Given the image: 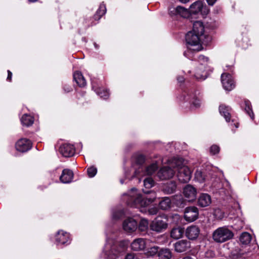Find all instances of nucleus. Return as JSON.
Here are the masks:
<instances>
[{"mask_svg":"<svg viewBox=\"0 0 259 259\" xmlns=\"http://www.w3.org/2000/svg\"><path fill=\"white\" fill-rule=\"evenodd\" d=\"M145 193L150 194V197H143L139 194L135 188L132 189L126 197V203L127 205L139 208L143 213H148L149 214H156L158 210L156 206L149 208V206L153 202L156 198V194L151 191H144Z\"/></svg>","mask_w":259,"mask_h":259,"instance_id":"nucleus-1","label":"nucleus"},{"mask_svg":"<svg viewBox=\"0 0 259 259\" xmlns=\"http://www.w3.org/2000/svg\"><path fill=\"white\" fill-rule=\"evenodd\" d=\"M129 245L128 240L117 242L113 238H110L107 234L106 243L104 248V253L106 259H116L127 250Z\"/></svg>","mask_w":259,"mask_h":259,"instance_id":"nucleus-2","label":"nucleus"},{"mask_svg":"<svg viewBox=\"0 0 259 259\" xmlns=\"http://www.w3.org/2000/svg\"><path fill=\"white\" fill-rule=\"evenodd\" d=\"M170 165L174 166L175 165V171L177 170V176L181 183H186L189 182L192 177V170L190 168L185 165L183 160L180 158H173Z\"/></svg>","mask_w":259,"mask_h":259,"instance_id":"nucleus-3","label":"nucleus"},{"mask_svg":"<svg viewBox=\"0 0 259 259\" xmlns=\"http://www.w3.org/2000/svg\"><path fill=\"white\" fill-rule=\"evenodd\" d=\"M201 36L194 33L189 31L186 35V41L187 44V50L184 53V55L189 59H192V54L194 52H197L202 49L200 43Z\"/></svg>","mask_w":259,"mask_h":259,"instance_id":"nucleus-4","label":"nucleus"},{"mask_svg":"<svg viewBox=\"0 0 259 259\" xmlns=\"http://www.w3.org/2000/svg\"><path fill=\"white\" fill-rule=\"evenodd\" d=\"M232 231L227 227H219L212 233V239L218 243H223L233 238Z\"/></svg>","mask_w":259,"mask_h":259,"instance_id":"nucleus-5","label":"nucleus"},{"mask_svg":"<svg viewBox=\"0 0 259 259\" xmlns=\"http://www.w3.org/2000/svg\"><path fill=\"white\" fill-rule=\"evenodd\" d=\"M151 230L160 233L165 230L168 227V223L166 217H157L154 219L149 225Z\"/></svg>","mask_w":259,"mask_h":259,"instance_id":"nucleus-6","label":"nucleus"},{"mask_svg":"<svg viewBox=\"0 0 259 259\" xmlns=\"http://www.w3.org/2000/svg\"><path fill=\"white\" fill-rule=\"evenodd\" d=\"M184 202V200L181 195L175 196L171 199L168 197H164L159 202V207L163 210H166L170 208L172 203L177 206H181Z\"/></svg>","mask_w":259,"mask_h":259,"instance_id":"nucleus-7","label":"nucleus"},{"mask_svg":"<svg viewBox=\"0 0 259 259\" xmlns=\"http://www.w3.org/2000/svg\"><path fill=\"white\" fill-rule=\"evenodd\" d=\"M171 159L168 160V166L162 167L157 172V177L159 179L164 180L171 178L175 173V165L171 166L170 164Z\"/></svg>","mask_w":259,"mask_h":259,"instance_id":"nucleus-8","label":"nucleus"},{"mask_svg":"<svg viewBox=\"0 0 259 259\" xmlns=\"http://www.w3.org/2000/svg\"><path fill=\"white\" fill-rule=\"evenodd\" d=\"M208 58L203 55H200L198 57V61L200 62L199 69L196 70L195 77L198 79H205L206 77V73L205 72L206 66L208 62Z\"/></svg>","mask_w":259,"mask_h":259,"instance_id":"nucleus-9","label":"nucleus"},{"mask_svg":"<svg viewBox=\"0 0 259 259\" xmlns=\"http://www.w3.org/2000/svg\"><path fill=\"white\" fill-rule=\"evenodd\" d=\"M189 11L190 14H196L200 13L203 16H206L208 14L209 9L207 6H203L202 2L197 1L191 5Z\"/></svg>","mask_w":259,"mask_h":259,"instance_id":"nucleus-10","label":"nucleus"},{"mask_svg":"<svg viewBox=\"0 0 259 259\" xmlns=\"http://www.w3.org/2000/svg\"><path fill=\"white\" fill-rule=\"evenodd\" d=\"M122 228L126 233L132 234L138 229V222L133 218H127L122 223Z\"/></svg>","mask_w":259,"mask_h":259,"instance_id":"nucleus-11","label":"nucleus"},{"mask_svg":"<svg viewBox=\"0 0 259 259\" xmlns=\"http://www.w3.org/2000/svg\"><path fill=\"white\" fill-rule=\"evenodd\" d=\"M150 241L144 238H137L131 244V247L134 251L144 250L149 246Z\"/></svg>","mask_w":259,"mask_h":259,"instance_id":"nucleus-12","label":"nucleus"},{"mask_svg":"<svg viewBox=\"0 0 259 259\" xmlns=\"http://www.w3.org/2000/svg\"><path fill=\"white\" fill-rule=\"evenodd\" d=\"M184 196L188 201H193L196 199L197 190L191 185H187L183 189Z\"/></svg>","mask_w":259,"mask_h":259,"instance_id":"nucleus-13","label":"nucleus"},{"mask_svg":"<svg viewBox=\"0 0 259 259\" xmlns=\"http://www.w3.org/2000/svg\"><path fill=\"white\" fill-rule=\"evenodd\" d=\"M221 81L223 87L226 90L231 91L235 87L234 80L230 74L223 73L221 76Z\"/></svg>","mask_w":259,"mask_h":259,"instance_id":"nucleus-14","label":"nucleus"},{"mask_svg":"<svg viewBox=\"0 0 259 259\" xmlns=\"http://www.w3.org/2000/svg\"><path fill=\"white\" fill-rule=\"evenodd\" d=\"M198 215V209L195 206L188 207L185 210L184 218L187 221L193 222L197 219Z\"/></svg>","mask_w":259,"mask_h":259,"instance_id":"nucleus-15","label":"nucleus"},{"mask_svg":"<svg viewBox=\"0 0 259 259\" xmlns=\"http://www.w3.org/2000/svg\"><path fill=\"white\" fill-rule=\"evenodd\" d=\"M169 13L171 16L179 15L184 18L188 17L190 14L189 10L181 6H178L176 8H170L169 9Z\"/></svg>","mask_w":259,"mask_h":259,"instance_id":"nucleus-16","label":"nucleus"},{"mask_svg":"<svg viewBox=\"0 0 259 259\" xmlns=\"http://www.w3.org/2000/svg\"><path fill=\"white\" fill-rule=\"evenodd\" d=\"M59 152L63 156L69 157L74 154L75 148L73 145L69 143H64L60 146Z\"/></svg>","mask_w":259,"mask_h":259,"instance_id":"nucleus-17","label":"nucleus"},{"mask_svg":"<svg viewBox=\"0 0 259 259\" xmlns=\"http://www.w3.org/2000/svg\"><path fill=\"white\" fill-rule=\"evenodd\" d=\"M32 143L27 139L23 138L18 140L16 143V149L17 151L24 152L31 149Z\"/></svg>","mask_w":259,"mask_h":259,"instance_id":"nucleus-18","label":"nucleus"},{"mask_svg":"<svg viewBox=\"0 0 259 259\" xmlns=\"http://www.w3.org/2000/svg\"><path fill=\"white\" fill-rule=\"evenodd\" d=\"M136 163L133 166L134 169V176L137 177L140 175L141 171H143L144 166L143 163L145 161V157L143 155H140L136 158Z\"/></svg>","mask_w":259,"mask_h":259,"instance_id":"nucleus-19","label":"nucleus"},{"mask_svg":"<svg viewBox=\"0 0 259 259\" xmlns=\"http://www.w3.org/2000/svg\"><path fill=\"white\" fill-rule=\"evenodd\" d=\"M55 240L57 245L68 244L70 242L69 235L63 231H59L55 236Z\"/></svg>","mask_w":259,"mask_h":259,"instance_id":"nucleus-20","label":"nucleus"},{"mask_svg":"<svg viewBox=\"0 0 259 259\" xmlns=\"http://www.w3.org/2000/svg\"><path fill=\"white\" fill-rule=\"evenodd\" d=\"M199 233L200 229L196 226H190L185 231L186 237L190 240H195L197 238Z\"/></svg>","mask_w":259,"mask_h":259,"instance_id":"nucleus-21","label":"nucleus"},{"mask_svg":"<svg viewBox=\"0 0 259 259\" xmlns=\"http://www.w3.org/2000/svg\"><path fill=\"white\" fill-rule=\"evenodd\" d=\"M190 247V243L186 240H182L177 242L175 244V250L177 252H182L186 251Z\"/></svg>","mask_w":259,"mask_h":259,"instance_id":"nucleus-22","label":"nucleus"},{"mask_svg":"<svg viewBox=\"0 0 259 259\" xmlns=\"http://www.w3.org/2000/svg\"><path fill=\"white\" fill-rule=\"evenodd\" d=\"M157 168V163H153L147 167L144 166L143 171H141L140 175H138L137 177L140 178L146 175H151L156 171Z\"/></svg>","mask_w":259,"mask_h":259,"instance_id":"nucleus-23","label":"nucleus"},{"mask_svg":"<svg viewBox=\"0 0 259 259\" xmlns=\"http://www.w3.org/2000/svg\"><path fill=\"white\" fill-rule=\"evenodd\" d=\"M211 202L210 196L206 193L201 194L198 200V204L201 207L208 206Z\"/></svg>","mask_w":259,"mask_h":259,"instance_id":"nucleus-24","label":"nucleus"},{"mask_svg":"<svg viewBox=\"0 0 259 259\" xmlns=\"http://www.w3.org/2000/svg\"><path fill=\"white\" fill-rule=\"evenodd\" d=\"M73 172L69 169H64L60 177V181L63 183H70L73 178Z\"/></svg>","mask_w":259,"mask_h":259,"instance_id":"nucleus-25","label":"nucleus"},{"mask_svg":"<svg viewBox=\"0 0 259 259\" xmlns=\"http://www.w3.org/2000/svg\"><path fill=\"white\" fill-rule=\"evenodd\" d=\"M192 32L198 34L199 36H201L204 31V27L203 23L199 21H195L193 23V28Z\"/></svg>","mask_w":259,"mask_h":259,"instance_id":"nucleus-26","label":"nucleus"},{"mask_svg":"<svg viewBox=\"0 0 259 259\" xmlns=\"http://www.w3.org/2000/svg\"><path fill=\"white\" fill-rule=\"evenodd\" d=\"M220 114L224 116L227 122H229L231 117V109L225 105H221L219 108Z\"/></svg>","mask_w":259,"mask_h":259,"instance_id":"nucleus-27","label":"nucleus"},{"mask_svg":"<svg viewBox=\"0 0 259 259\" xmlns=\"http://www.w3.org/2000/svg\"><path fill=\"white\" fill-rule=\"evenodd\" d=\"M73 78L78 86L83 87L86 85L85 79L80 72H75L73 74Z\"/></svg>","mask_w":259,"mask_h":259,"instance_id":"nucleus-28","label":"nucleus"},{"mask_svg":"<svg viewBox=\"0 0 259 259\" xmlns=\"http://www.w3.org/2000/svg\"><path fill=\"white\" fill-rule=\"evenodd\" d=\"M185 100L190 102L191 105L193 106L194 108H198L200 106V100L199 99L197 98L195 95H188L187 97H185Z\"/></svg>","mask_w":259,"mask_h":259,"instance_id":"nucleus-29","label":"nucleus"},{"mask_svg":"<svg viewBox=\"0 0 259 259\" xmlns=\"http://www.w3.org/2000/svg\"><path fill=\"white\" fill-rule=\"evenodd\" d=\"M184 233V230L183 228H175L171 231L170 236L174 239H178L182 237Z\"/></svg>","mask_w":259,"mask_h":259,"instance_id":"nucleus-30","label":"nucleus"},{"mask_svg":"<svg viewBox=\"0 0 259 259\" xmlns=\"http://www.w3.org/2000/svg\"><path fill=\"white\" fill-rule=\"evenodd\" d=\"M177 188V185L175 182L170 181L169 183H167L163 187V191L167 193L170 194L174 192Z\"/></svg>","mask_w":259,"mask_h":259,"instance_id":"nucleus-31","label":"nucleus"},{"mask_svg":"<svg viewBox=\"0 0 259 259\" xmlns=\"http://www.w3.org/2000/svg\"><path fill=\"white\" fill-rule=\"evenodd\" d=\"M158 256L159 259H170L171 257V253L167 248H162L159 250Z\"/></svg>","mask_w":259,"mask_h":259,"instance_id":"nucleus-32","label":"nucleus"},{"mask_svg":"<svg viewBox=\"0 0 259 259\" xmlns=\"http://www.w3.org/2000/svg\"><path fill=\"white\" fill-rule=\"evenodd\" d=\"M149 222L147 219H142L140 220L139 225H138V229L141 232H146L148 228Z\"/></svg>","mask_w":259,"mask_h":259,"instance_id":"nucleus-33","label":"nucleus"},{"mask_svg":"<svg viewBox=\"0 0 259 259\" xmlns=\"http://www.w3.org/2000/svg\"><path fill=\"white\" fill-rule=\"evenodd\" d=\"M34 121V118L30 115L25 114L21 118V122L26 126L31 125Z\"/></svg>","mask_w":259,"mask_h":259,"instance_id":"nucleus-34","label":"nucleus"},{"mask_svg":"<svg viewBox=\"0 0 259 259\" xmlns=\"http://www.w3.org/2000/svg\"><path fill=\"white\" fill-rule=\"evenodd\" d=\"M251 236L250 234L247 232L243 233L240 237V242L243 244H248L250 243Z\"/></svg>","mask_w":259,"mask_h":259,"instance_id":"nucleus-35","label":"nucleus"},{"mask_svg":"<svg viewBox=\"0 0 259 259\" xmlns=\"http://www.w3.org/2000/svg\"><path fill=\"white\" fill-rule=\"evenodd\" d=\"M97 94L102 98L106 99L108 98L109 94L107 90L99 89L96 91Z\"/></svg>","mask_w":259,"mask_h":259,"instance_id":"nucleus-36","label":"nucleus"},{"mask_svg":"<svg viewBox=\"0 0 259 259\" xmlns=\"http://www.w3.org/2000/svg\"><path fill=\"white\" fill-rule=\"evenodd\" d=\"M245 110L246 113L248 114V115L250 117V118L253 119L254 118V115L252 112L251 107L250 105V103L249 101H245Z\"/></svg>","mask_w":259,"mask_h":259,"instance_id":"nucleus-37","label":"nucleus"},{"mask_svg":"<svg viewBox=\"0 0 259 259\" xmlns=\"http://www.w3.org/2000/svg\"><path fill=\"white\" fill-rule=\"evenodd\" d=\"M154 185V182L151 178H147L144 181V185L146 188H151Z\"/></svg>","mask_w":259,"mask_h":259,"instance_id":"nucleus-38","label":"nucleus"},{"mask_svg":"<svg viewBox=\"0 0 259 259\" xmlns=\"http://www.w3.org/2000/svg\"><path fill=\"white\" fill-rule=\"evenodd\" d=\"M195 179L199 182L202 183L205 181L204 175L199 170H197L195 174Z\"/></svg>","mask_w":259,"mask_h":259,"instance_id":"nucleus-39","label":"nucleus"},{"mask_svg":"<svg viewBox=\"0 0 259 259\" xmlns=\"http://www.w3.org/2000/svg\"><path fill=\"white\" fill-rule=\"evenodd\" d=\"M106 7L104 4H102L100 6L97 12V15L99 16V19L101 18L106 13Z\"/></svg>","mask_w":259,"mask_h":259,"instance_id":"nucleus-40","label":"nucleus"},{"mask_svg":"<svg viewBox=\"0 0 259 259\" xmlns=\"http://www.w3.org/2000/svg\"><path fill=\"white\" fill-rule=\"evenodd\" d=\"M214 215L218 219H222L225 215L224 212L220 209H215L214 211Z\"/></svg>","mask_w":259,"mask_h":259,"instance_id":"nucleus-41","label":"nucleus"},{"mask_svg":"<svg viewBox=\"0 0 259 259\" xmlns=\"http://www.w3.org/2000/svg\"><path fill=\"white\" fill-rule=\"evenodd\" d=\"M97 169L94 166H91L88 169V174L89 177H94L97 174Z\"/></svg>","mask_w":259,"mask_h":259,"instance_id":"nucleus-42","label":"nucleus"},{"mask_svg":"<svg viewBox=\"0 0 259 259\" xmlns=\"http://www.w3.org/2000/svg\"><path fill=\"white\" fill-rule=\"evenodd\" d=\"M158 247L154 246L150 248L149 250L148 251V254L150 256H154L156 253L158 254Z\"/></svg>","mask_w":259,"mask_h":259,"instance_id":"nucleus-43","label":"nucleus"},{"mask_svg":"<svg viewBox=\"0 0 259 259\" xmlns=\"http://www.w3.org/2000/svg\"><path fill=\"white\" fill-rule=\"evenodd\" d=\"M220 151V147L216 145H213L210 148V153L212 155L218 153Z\"/></svg>","mask_w":259,"mask_h":259,"instance_id":"nucleus-44","label":"nucleus"},{"mask_svg":"<svg viewBox=\"0 0 259 259\" xmlns=\"http://www.w3.org/2000/svg\"><path fill=\"white\" fill-rule=\"evenodd\" d=\"M123 214V211L121 210H119V211H117L116 212H113L112 216H113V218L114 219L116 220V219H119L121 217H122Z\"/></svg>","mask_w":259,"mask_h":259,"instance_id":"nucleus-45","label":"nucleus"},{"mask_svg":"<svg viewBox=\"0 0 259 259\" xmlns=\"http://www.w3.org/2000/svg\"><path fill=\"white\" fill-rule=\"evenodd\" d=\"M125 259H139L137 255L134 254V253H128L127 254L125 257Z\"/></svg>","mask_w":259,"mask_h":259,"instance_id":"nucleus-46","label":"nucleus"},{"mask_svg":"<svg viewBox=\"0 0 259 259\" xmlns=\"http://www.w3.org/2000/svg\"><path fill=\"white\" fill-rule=\"evenodd\" d=\"M12 73L10 70H8L7 80L9 81H11Z\"/></svg>","mask_w":259,"mask_h":259,"instance_id":"nucleus-47","label":"nucleus"},{"mask_svg":"<svg viewBox=\"0 0 259 259\" xmlns=\"http://www.w3.org/2000/svg\"><path fill=\"white\" fill-rule=\"evenodd\" d=\"M209 6H213L217 0H206Z\"/></svg>","mask_w":259,"mask_h":259,"instance_id":"nucleus-48","label":"nucleus"},{"mask_svg":"<svg viewBox=\"0 0 259 259\" xmlns=\"http://www.w3.org/2000/svg\"><path fill=\"white\" fill-rule=\"evenodd\" d=\"M177 80L180 82H183L184 81V78L183 76H179Z\"/></svg>","mask_w":259,"mask_h":259,"instance_id":"nucleus-49","label":"nucleus"},{"mask_svg":"<svg viewBox=\"0 0 259 259\" xmlns=\"http://www.w3.org/2000/svg\"><path fill=\"white\" fill-rule=\"evenodd\" d=\"M232 123H233V125L235 126V127L237 128L238 127V123L236 122L234 120H232Z\"/></svg>","mask_w":259,"mask_h":259,"instance_id":"nucleus-50","label":"nucleus"},{"mask_svg":"<svg viewBox=\"0 0 259 259\" xmlns=\"http://www.w3.org/2000/svg\"><path fill=\"white\" fill-rule=\"evenodd\" d=\"M182 3H186L189 1V0H179Z\"/></svg>","mask_w":259,"mask_h":259,"instance_id":"nucleus-51","label":"nucleus"},{"mask_svg":"<svg viewBox=\"0 0 259 259\" xmlns=\"http://www.w3.org/2000/svg\"><path fill=\"white\" fill-rule=\"evenodd\" d=\"M174 217H175L177 219H179V218H180V216H179L178 214H175Z\"/></svg>","mask_w":259,"mask_h":259,"instance_id":"nucleus-52","label":"nucleus"},{"mask_svg":"<svg viewBox=\"0 0 259 259\" xmlns=\"http://www.w3.org/2000/svg\"><path fill=\"white\" fill-rule=\"evenodd\" d=\"M28 1L30 3H34V2H35L37 1V0H28Z\"/></svg>","mask_w":259,"mask_h":259,"instance_id":"nucleus-53","label":"nucleus"},{"mask_svg":"<svg viewBox=\"0 0 259 259\" xmlns=\"http://www.w3.org/2000/svg\"><path fill=\"white\" fill-rule=\"evenodd\" d=\"M120 183H121V184H123V181H122V180H120Z\"/></svg>","mask_w":259,"mask_h":259,"instance_id":"nucleus-54","label":"nucleus"},{"mask_svg":"<svg viewBox=\"0 0 259 259\" xmlns=\"http://www.w3.org/2000/svg\"><path fill=\"white\" fill-rule=\"evenodd\" d=\"M126 177H128V175H127V174H126Z\"/></svg>","mask_w":259,"mask_h":259,"instance_id":"nucleus-55","label":"nucleus"}]
</instances>
